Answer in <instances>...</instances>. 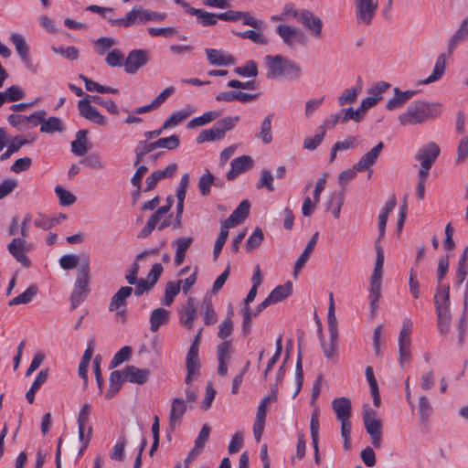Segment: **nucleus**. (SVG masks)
<instances>
[{"label": "nucleus", "mask_w": 468, "mask_h": 468, "mask_svg": "<svg viewBox=\"0 0 468 468\" xmlns=\"http://www.w3.org/2000/svg\"><path fill=\"white\" fill-rule=\"evenodd\" d=\"M186 411V401L180 398L174 399L171 404V410L169 413V424L172 429H175L180 424L181 420Z\"/></svg>", "instance_id": "26"}, {"label": "nucleus", "mask_w": 468, "mask_h": 468, "mask_svg": "<svg viewBox=\"0 0 468 468\" xmlns=\"http://www.w3.org/2000/svg\"><path fill=\"white\" fill-rule=\"evenodd\" d=\"M190 271V267H186L179 271L180 278L176 281L168 282L165 292H180V290H183V292H186L197 281V270L186 278H182L186 272Z\"/></svg>", "instance_id": "15"}, {"label": "nucleus", "mask_w": 468, "mask_h": 468, "mask_svg": "<svg viewBox=\"0 0 468 468\" xmlns=\"http://www.w3.org/2000/svg\"><path fill=\"white\" fill-rule=\"evenodd\" d=\"M256 95L253 94H248L242 91H224L219 93L216 99L218 101H239L241 102H248L250 101H253L256 99Z\"/></svg>", "instance_id": "40"}, {"label": "nucleus", "mask_w": 468, "mask_h": 468, "mask_svg": "<svg viewBox=\"0 0 468 468\" xmlns=\"http://www.w3.org/2000/svg\"><path fill=\"white\" fill-rule=\"evenodd\" d=\"M138 271L139 264L134 261L132 264L129 272L125 275V279L129 284L136 285V292H147L154 288V284L160 278L163 272V266L161 263H154L144 279H137Z\"/></svg>", "instance_id": "4"}, {"label": "nucleus", "mask_w": 468, "mask_h": 468, "mask_svg": "<svg viewBox=\"0 0 468 468\" xmlns=\"http://www.w3.org/2000/svg\"><path fill=\"white\" fill-rule=\"evenodd\" d=\"M154 150H156L154 141L150 142L144 138V140L138 142L136 144L135 150H134V154H135L134 165H140L144 161V157L147 154L154 152Z\"/></svg>", "instance_id": "37"}, {"label": "nucleus", "mask_w": 468, "mask_h": 468, "mask_svg": "<svg viewBox=\"0 0 468 468\" xmlns=\"http://www.w3.org/2000/svg\"><path fill=\"white\" fill-rule=\"evenodd\" d=\"M48 370L42 369L38 372L34 380L31 388L26 393V398L27 401L32 404L35 400V394L40 388V387L48 380Z\"/></svg>", "instance_id": "41"}, {"label": "nucleus", "mask_w": 468, "mask_h": 468, "mask_svg": "<svg viewBox=\"0 0 468 468\" xmlns=\"http://www.w3.org/2000/svg\"><path fill=\"white\" fill-rule=\"evenodd\" d=\"M231 342L230 341H223L217 347V356L218 361V373L220 376H226L228 372L227 362L230 358L231 355Z\"/></svg>", "instance_id": "24"}, {"label": "nucleus", "mask_w": 468, "mask_h": 468, "mask_svg": "<svg viewBox=\"0 0 468 468\" xmlns=\"http://www.w3.org/2000/svg\"><path fill=\"white\" fill-rule=\"evenodd\" d=\"M468 37V19L463 21L461 27L451 37L448 41L449 51L452 52L457 46V44L464 40Z\"/></svg>", "instance_id": "45"}, {"label": "nucleus", "mask_w": 468, "mask_h": 468, "mask_svg": "<svg viewBox=\"0 0 468 468\" xmlns=\"http://www.w3.org/2000/svg\"><path fill=\"white\" fill-rule=\"evenodd\" d=\"M299 21L310 31L313 37L320 38L322 36L323 21L312 11L304 9L299 14Z\"/></svg>", "instance_id": "18"}, {"label": "nucleus", "mask_w": 468, "mask_h": 468, "mask_svg": "<svg viewBox=\"0 0 468 468\" xmlns=\"http://www.w3.org/2000/svg\"><path fill=\"white\" fill-rule=\"evenodd\" d=\"M383 147V143H378L369 152L365 154L357 163L355 164V169L363 172L372 166L378 160Z\"/></svg>", "instance_id": "25"}, {"label": "nucleus", "mask_w": 468, "mask_h": 468, "mask_svg": "<svg viewBox=\"0 0 468 468\" xmlns=\"http://www.w3.org/2000/svg\"><path fill=\"white\" fill-rule=\"evenodd\" d=\"M253 160L250 156L241 155L231 161V169L227 173L228 180L235 179L239 174L251 169Z\"/></svg>", "instance_id": "22"}, {"label": "nucleus", "mask_w": 468, "mask_h": 468, "mask_svg": "<svg viewBox=\"0 0 468 468\" xmlns=\"http://www.w3.org/2000/svg\"><path fill=\"white\" fill-rule=\"evenodd\" d=\"M250 204L248 200H243L231 215L223 221L221 228L229 232L230 228H234L243 222L250 214Z\"/></svg>", "instance_id": "20"}, {"label": "nucleus", "mask_w": 468, "mask_h": 468, "mask_svg": "<svg viewBox=\"0 0 468 468\" xmlns=\"http://www.w3.org/2000/svg\"><path fill=\"white\" fill-rule=\"evenodd\" d=\"M271 121V114L266 116L261 122L260 132L256 135L258 139L261 140L266 144L272 142Z\"/></svg>", "instance_id": "46"}, {"label": "nucleus", "mask_w": 468, "mask_h": 468, "mask_svg": "<svg viewBox=\"0 0 468 468\" xmlns=\"http://www.w3.org/2000/svg\"><path fill=\"white\" fill-rule=\"evenodd\" d=\"M327 323H328L329 336H332V338H335V335H338V329H337V320H336L335 314V301H334L333 294H330V298H329Z\"/></svg>", "instance_id": "48"}, {"label": "nucleus", "mask_w": 468, "mask_h": 468, "mask_svg": "<svg viewBox=\"0 0 468 468\" xmlns=\"http://www.w3.org/2000/svg\"><path fill=\"white\" fill-rule=\"evenodd\" d=\"M193 239L191 237H181L176 239L173 242V246L176 248V255L174 262L176 266H180L186 257V253L192 244Z\"/></svg>", "instance_id": "32"}, {"label": "nucleus", "mask_w": 468, "mask_h": 468, "mask_svg": "<svg viewBox=\"0 0 468 468\" xmlns=\"http://www.w3.org/2000/svg\"><path fill=\"white\" fill-rule=\"evenodd\" d=\"M90 413V405L85 403L80 410L78 415L79 440L82 443L80 453L87 448L91 439L92 429L88 425Z\"/></svg>", "instance_id": "11"}, {"label": "nucleus", "mask_w": 468, "mask_h": 468, "mask_svg": "<svg viewBox=\"0 0 468 468\" xmlns=\"http://www.w3.org/2000/svg\"><path fill=\"white\" fill-rule=\"evenodd\" d=\"M123 380H125V378L123 377V370L122 371H119V370L112 371L110 375V379H109L110 387L105 394V398L110 399L113 396H115V394H117L118 391L121 389Z\"/></svg>", "instance_id": "39"}, {"label": "nucleus", "mask_w": 468, "mask_h": 468, "mask_svg": "<svg viewBox=\"0 0 468 468\" xmlns=\"http://www.w3.org/2000/svg\"><path fill=\"white\" fill-rule=\"evenodd\" d=\"M355 16L358 25H370L378 8V0H354Z\"/></svg>", "instance_id": "10"}, {"label": "nucleus", "mask_w": 468, "mask_h": 468, "mask_svg": "<svg viewBox=\"0 0 468 468\" xmlns=\"http://www.w3.org/2000/svg\"><path fill=\"white\" fill-rule=\"evenodd\" d=\"M132 354V348L130 346L122 347L113 356L111 361V368H113L120 364L127 361Z\"/></svg>", "instance_id": "63"}, {"label": "nucleus", "mask_w": 468, "mask_h": 468, "mask_svg": "<svg viewBox=\"0 0 468 468\" xmlns=\"http://www.w3.org/2000/svg\"><path fill=\"white\" fill-rule=\"evenodd\" d=\"M127 444V440L124 435L120 436L116 443L113 445L110 457L112 460L122 462L124 460V449Z\"/></svg>", "instance_id": "54"}, {"label": "nucleus", "mask_w": 468, "mask_h": 468, "mask_svg": "<svg viewBox=\"0 0 468 468\" xmlns=\"http://www.w3.org/2000/svg\"><path fill=\"white\" fill-rule=\"evenodd\" d=\"M80 79H81L85 83V88L89 91H97L100 93H118V90L110 86L101 85L84 75H80Z\"/></svg>", "instance_id": "47"}, {"label": "nucleus", "mask_w": 468, "mask_h": 468, "mask_svg": "<svg viewBox=\"0 0 468 468\" xmlns=\"http://www.w3.org/2000/svg\"><path fill=\"white\" fill-rule=\"evenodd\" d=\"M363 422L367 432L370 436L372 445L375 448H380L382 444V422L378 417L377 411L365 408Z\"/></svg>", "instance_id": "9"}, {"label": "nucleus", "mask_w": 468, "mask_h": 468, "mask_svg": "<svg viewBox=\"0 0 468 468\" xmlns=\"http://www.w3.org/2000/svg\"><path fill=\"white\" fill-rule=\"evenodd\" d=\"M31 221V216L27 215L22 221L20 232L22 238H14L7 245L9 253L24 267L28 268L31 265L29 258L26 255V251L30 250V245L27 242L26 238L28 236V228Z\"/></svg>", "instance_id": "5"}, {"label": "nucleus", "mask_w": 468, "mask_h": 468, "mask_svg": "<svg viewBox=\"0 0 468 468\" xmlns=\"http://www.w3.org/2000/svg\"><path fill=\"white\" fill-rule=\"evenodd\" d=\"M320 342L324 356L328 359L333 358L338 348V335H335V338L330 336L329 343H325L324 337H322V341Z\"/></svg>", "instance_id": "56"}, {"label": "nucleus", "mask_w": 468, "mask_h": 468, "mask_svg": "<svg viewBox=\"0 0 468 468\" xmlns=\"http://www.w3.org/2000/svg\"><path fill=\"white\" fill-rule=\"evenodd\" d=\"M325 135L324 126H319L317 133L314 137H307L303 141V148L314 151L323 142Z\"/></svg>", "instance_id": "52"}, {"label": "nucleus", "mask_w": 468, "mask_h": 468, "mask_svg": "<svg viewBox=\"0 0 468 468\" xmlns=\"http://www.w3.org/2000/svg\"><path fill=\"white\" fill-rule=\"evenodd\" d=\"M362 89L361 79L357 80L356 88L346 89L341 95L337 98L338 104L344 106L346 104L353 103L356 101L357 95Z\"/></svg>", "instance_id": "42"}, {"label": "nucleus", "mask_w": 468, "mask_h": 468, "mask_svg": "<svg viewBox=\"0 0 468 468\" xmlns=\"http://www.w3.org/2000/svg\"><path fill=\"white\" fill-rule=\"evenodd\" d=\"M446 69V56L445 54H440L435 61V65L433 68V70L431 74L424 79L419 81L420 85H428L433 82H436L440 80L442 76L444 75Z\"/></svg>", "instance_id": "29"}, {"label": "nucleus", "mask_w": 468, "mask_h": 468, "mask_svg": "<svg viewBox=\"0 0 468 468\" xmlns=\"http://www.w3.org/2000/svg\"><path fill=\"white\" fill-rule=\"evenodd\" d=\"M171 316L170 311L159 307L154 309L150 315V330L153 333L157 332L162 325H165L169 323Z\"/></svg>", "instance_id": "28"}, {"label": "nucleus", "mask_w": 468, "mask_h": 468, "mask_svg": "<svg viewBox=\"0 0 468 468\" xmlns=\"http://www.w3.org/2000/svg\"><path fill=\"white\" fill-rule=\"evenodd\" d=\"M443 111V105L439 101L419 99L398 115V121L402 127L421 125L440 118Z\"/></svg>", "instance_id": "1"}, {"label": "nucleus", "mask_w": 468, "mask_h": 468, "mask_svg": "<svg viewBox=\"0 0 468 468\" xmlns=\"http://www.w3.org/2000/svg\"><path fill=\"white\" fill-rule=\"evenodd\" d=\"M232 314L233 310L230 309L228 313V316L219 324L218 336L220 339H227L233 332V322L231 320Z\"/></svg>", "instance_id": "53"}, {"label": "nucleus", "mask_w": 468, "mask_h": 468, "mask_svg": "<svg viewBox=\"0 0 468 468\" xmlns=\"http://www.w3.org/2000/svg\"><path fill=\"white\" fill-rule=\"evenodd\" d=\"M2 93L4 94L6 102L17 101L26 96L25 91L16 85L10 86Z\"/></svg>", "instance_id": "59"}, {"label": "nucleus", "mask_w": 468, "mask_h": 468, "mask_svg": "<svg viewBox=\"0 0 468 468\" xmlns=\"http://www.w3.org/2000/svg\"><path fill=\"white\" fill-rule=\"evenodd\" d=\"M451 314L442 313L440 307L437 314V327L441 335H448L451 329Z\"/></svg>", "instance_id": "51"}, {"label": "nucleus", "mask_w": 468, "mask_h": 468, "mask_svg": "<svg viewBox=\"0 0 468 468\" xmlns=\"http://www.w3.org/2000/svg\"><path fill=\"white\" fill-rule=\"evenodd\" d=\"M205 444V425L201 428L199 434L195 441L194 448L189 452L187 457L185 460L186 468L189 465V463L196 459L198 455L201 454L203 446Z\"/></svg>", "instance_id": "44"}, {"label": "nucleus", "mask_w": 468, "mask_h": 468, "mask_svg": "<svg viewBox=\"0 0 468 468\" xmlns=\"http://www.w3.org/2000/svg\"><path fill=\"white\" fill-rule=\"evenodd\" d=\"M468 158V135L463 137L458 144L455 161L457 164L464 162Z\"/></svg>", "instance_id": "64"}, {"label": "nucleus", "mask_w": 468, "mask_h": 468, "mask_svg": "<svg viewBox=\"0 0 468 468\" xmlns=\"http://www.w3.org/2000/svg\"><path fill=\"white\" fill-rule=\"evenodd\" d=\"M166 18L164 13H158L142 7L132 8L124 17L118 19H111L109 22L112 26H122L129 27L134 24H144L151 21H163Z\"/></svg>", "instance_id": "6"}, {"label": "nucleus", "mask_w": 468, "mask_h": 468, "mask_svg": "<svg viewBox=\"0 0 468 468\" xmlns=\"http://www.w3.org/2000/svg\"><path fill=\"white\" fill-rule=\"evenodd\" d=\"M332 408L338 420L350 419L352 405L348 398L341 397L332 401Z\"/></svg>", "instance_id": "31"}, {"label": "nucleus", "mask_w": 468, "mask_h": 468, "mask_svg": "<svg viewBox=\"0 0 468 468\" xmlns=\"http://www.w3.org/2000/svg\"><path fill=\"white\" fill-rule=\"evenodd\" d=\"M261 30V29L246 30V31L238 33V36H239L241 38L250 39L251 41H253L256 44L266 45V44H268V39Z\"/></svg>", "instance_id": "57"}, {"label": "nucleus", "mask_w": 468, "mask_h": 468, "mask_svg": "<svg viewBox=\"0 0 468 468\" xmlns=\"http://www.w3.org/2000/svg\"><path fill=\"white\" fill-rule=\"evenodd\" d=\"M276 32L282 42L290 48L294 47L297 43H301L303 40V33L302 30L286 24L278 25Z\"/></svg>", "instance_id": "17"}, {"label": "nucleus", "mask_w": 468, "mask_h": 468, "mask_svg": "<svg viewBox=\"0 0 468 468\" xmlns=\"http://www.w3.org/2000/svg\"><path fill=\"white\" fill-rule=\"evenodd\" d=\"M154 143L156 149L164 148L166 150H174L179 146L180 140L178 135L173 134L169 137L159 138L154 141Z\"/></svg>", "instance_id": "55"}, {"label": "nucleus", "mask_w": 468, "mask_h": 468, "mask_svg": "<svg viewBox=\"0 0 468 468\" xmlns=\"http://www.w3.org/2000/svg\"><path fill=\"white\" fill-rule=\"evenodd\" d=\"M287 296L288 294H269V296L259 305V308L255 313H253L250 307H243L241 311L243 314L242 330L244 335L250 333V321L253 316H256L258 313L270 304L283 301Z\"/></svg>", "instance_id": "14"}, {"label": "nucleus", "mask_w": 468, "mask_h": 468, "mask_svg": "<svg viewBox=\"0 0 468 468\" xmlns=\"http://www.w3.org/2000/svg\"><path fill=\"white\" fill-rule=\"evenodd\" d=\"M105 61L110 67H121L124 64V55L119 49H112L108 53Z\"/></svg>", "instance_id": "62"}, {"label": "nucleus", "mask_w": 468, "mask_h": 468, "mask_svg": "<svg viewBox=\"0 0 468 468\" xmlns=\"http://www.w3.org/2000/svg\"><path fill=\"white\" fill-rule=\"evenodd\" d=\"M418 410L422 422H427L431 414V405L428 398L424 395L419 398Z\"/></svg>", "instance_id": "58"}, {"label": "nucleus", "mask_w": 468, "mask_h": 468, "mask_svg": "<svg viewBox=\"0 0 468 468\" xmlns=\"http://www.w3.org/2000/svg\"><path fill=\"white\" fill-rule=\"evenodd\" d=\"M87 130H80L76 133V139L71 143V151L78 156L84 155L88 150L89 146L87 142Z\"/></svg>", "instance_id": "38"}, {"label": "nucleus", "mask_w": 468, "mask_h": 468, "mask_svg": "<svg viewBox=\"0 0 468 468\" xmlns=\"http://www.w3.org/2000/svg\"><path fill=\"white\" fill-rule=\"evenodd\" d=\"M394 95L389 99L386 104L388 111H395L401 109L410 100L415 97L418 93L414 90H401L399 88L393 89Z\"/></svg>", "instance_id": "21"}, {"label": "nucleus", "mask_w": 468, "mask_h": 468, "mask_svg": "<svg viewBox=\"0 0 468 468\" xmlns=\"http://www.w3.org/2000/svg\"><path fill=\"white\" fill-rule=\"evenodd\" d=\"M441 154L440 146L431 141L419 148L414 158L420 163L419 173L430 175V170Z\"/></svg>", "instance_id": "8"}, {"label": "nucleus", "mask_w": 468, "mask_h": 468, "mask_svg": "<svg viewBox=\"0 0 468 468\" xmlns=\"http://www.w3.org/2000/svg\"><path fill=\"white\" fill-rule=\"evenodd\" d=\"M235 72L242 77H256L258 74L257 64L253 60H249L244 66L237 67Z\"/></svg>", "instance_id": "61"}, {"label": "nucleus", "mask_w": 468, "mask_h": 468, "mask_svg": "<svg viewBox=\"0 0 468 468\" xmlns=\"http://www.w3.org/2000/svg\"><path fill=\"white\" fill-rule=\"evenodd\" d=\"M344 203V196L342 193L334 192L330 195L327 203V209L330 210L335 218H338L341 212V207Z\"/></svg>", "instance_id": "49"}, {"label": "nucleus", "mask_w": 468, "mask_h": 468, "mask_svg": "<svg viewBox=\"0 0 468 468\" xmlns=\"http://www.w3.org/2000/svg\"><path fill=\"white\" fill-rule=\"evenodd\" d=\"M268 79L285 78L296 80L302 75L301 66L287 57L281 55H267L264 58Z\"/></svg>", "instance_id": "2"}, {"label": "nucleus", "mask_w": 468, "mask_h": 468, "mask_svg": "<svg viewBox=\"0 0 468 468\" xmlns=\"http://www.w3.org/2000/svg\"><path fill=\"white\" fill-rule=\"evenodd\" d=\"M207 58L213 65L226 66L235 63L232 56L217 49H207Z\"/></svg>", "instance_id": "35"}, {"label": "nucleus", "mask_w": 468, "mask_h": 468, "mask_svg": "<svg viewBox=\"0 0 468 468\" xmlns=\"http://www.w3.org/2000/svg\"><path fill=\"white\" fill-rule=\"evenodd\" d=\"M63 125L59 118L58 117H49L46 119L44 117V121L41 122L40 132L44 133H52L54 132H62Z\"/></svg>", "instance_id": "50"}, {"label": "nucleus", "mask_w": 468, "mask_h": 468, "mask_svg": "<svg viewBox=\"0 0 468 468\" xmlns=\"http://www.w3.org/2000/svg\"><path fill=\"white\" fill-rule=\"evenodd\" d=\"M413 324L410 320L405 319L399 336V364L403 367L405 362L410 358V334Z\"/></svg>", "instance_id": "13"}, {"label": "nucleus", "mask_w": 468, "mask_h": 468, "mask_svg": "<svg viewBox=\"0 0 468 468\" xmlns=\"http://www.w3.org/2000/svg\"><path fill=\"white\" fill-rule=\"evenodd\" d=\"M318 236H319L318 232H315L313 235V237L307 243L303 252L299 256L298 260L296 261L295 265H294V274L295 275L302 270V268L307 262L309 256L313 252V250L317 243Z\"/></svg>", "instance_id": "36"}, {"label": "nucleus", "mask_w": 468, "mask_h": 468, "mask_svg": "<svg viewBox=\"0 0 468 468\" xmlns=\"http://www.w3.org/2000/svg\"><path fill=\"white\" fill-rule=\"evenodd\" d=\"M90 102L91 101L87 95L84 99L78 101L80 115L99 125H105L107 123L106 117L101 114L99 111L90 104Z\"/></svg>", "instance_id": "16"}, {"label": "nucleus", "mask_w": 468, "mask_h": 468, "mask_svg": "<svg viewBox=\"0 0 468 468\" xmlns=\"http://www.w3.org/2000/svg\"><path fill=\"white\" fill-rule=\"evenodd\" d=\"M386 215H378V239L375 241V249L377 252V259L375 263V269L371 277V292H378L381 288V276L382 268L384 264V250L380 244V239H383L386 230V225L388 221Z\"/></svg>", "instance_id": "7"}, {"label": "nucleus", "mask_w": 468, "mask_h": 468, "mask_svg": "<svg viewBox=\"0 0 468 468\" xmlns=\"http://www.w3.org/2000/svg\"><path fill=\"white\" fill-rule=\"evenodd\" d=\"M89 273V261L84 260L78 268V278L75 282V289L78 291V292H85L88 290Z\"/></svg>", "instance_id": "33"}, {"label": "nucleus", "mask_w": 468, "mask_h": 468, "mask_svg": "<svg viewBox=\"0 0 468 468\" xmlns=\"http://www.w3.org/2000/svg\"><path fill=\"white\" fill-rule=\"evenodd\" d=\"M150 372L145 368H138L134 366H127L123 369L125 380L139 385L144 384L149 378Z\"/></svg>", "instance_id": "27"}, {"label": "nucleus", "mask_w": 468, "mask_h": 468, "mask_svg": "<svg viewBox=\"0 0 468 468\" xmlns=\"http://www.w3.org/2000/svg\"><path fill=\"white\" fill-rule=\"evenodd\" d=\"M194 112V109L187 107L178 112H173L170 117L167 118L163 123V129H168L177 125L188 116H190Z\"/></svg>", "instance_id": "43"}, {"label": "nucleus", "mask_w": 468, "mask_h": 468, "mask_svg": "<svg viewBox=\"0 0 468 468\" xmlns=\"http://www.w3.org/2000/svg\"><path fill=\"white\" fill-rule=\"evenodd\" d=\"M198 303L194 298H188L186 305L181 312L180 322L187 327L192 328L197 316Z\"/></svg>", "instance_id": "30"}, {"label": "nucleus", "mask_w": 468, "mask_h": 468, "mask_svg": "<svg viewBox=\"0 0 468 468\" xmlns=\"http://www.w3.org/2000/svg\"><path fill=\"white\" fill-rule=\"evenodd\" d=\"M10 39L21 59L25 63H27L29 60V46L27 45L26 38L19 33H13Z\"/></svg>", "instance_id": "34"}, {"label": "nucleus", "mask_w": 468, "mask_h": 468, "mask_svg": "<svg viewBox=\"0 0 468 468\" xmlns=\"http://www.w3.org/2000/svg\"><path fill=\"white\" fill-rule=\"evenodd\" d=\"M148 62L147 51L144 49L132 50L124 60V69L129 74H134Z\"/></svg>", "instance_id": "19"}, {"label": "nucleus", "mask_w": 468, "mask_h": 468, "mask_svg": "<svg viewBox=\"0 0 468 468\" xmlns=\"http://www.w3.org/2000/svg\"><path fill=\"white\" fill-rule=\"evenodd\" d=\"M239 121V116H227L218 120L212 127L207 129V142L223 139L226 133L232 130Z\"/></svg>", "instance_id": "12"}, {"label": "nucleus", "mask_w": 468, "mask_h": 468, "mask_svg": "<svg viewBox=\"0 0 468 468\" xmlns=\"http://www.w3.org/2000/svg\"><path fill=\"white\" fill-rule=\"evenodd\" d=\"M55 193L59 199V203L62 206H71L76 201V196L71 192L64 189L60 186L55 187Z\"/></svg>", "instance_id": "60"}, {"label": "nucleus", "mask_w": 468, "mask_h": 468, "mask_svg": "<svg viewBox=\"0 0 468 468\" xmlns=\"http://www.w3.org/2000/svg\"><path fill=\"white\" fill-rule=\"evenodd\" d=\"M202 330L198 331L193 344L191 345L186 355V377L185 379L186 398L188 403L195 402L197 399V391L193 387V382L196 381L200 375V360L198 358V346L201 342Z\"/></svg>", "instance_id": "3"}, {"label": "nucleus", "mask_w": 468, "mask_h": 468, "mask_svg": "<svg viewBox=\"0 0 468 468\" xmlns=\"http://www.w3.org/2000/svg\"><path fill=\"white\" fill-rule=\"evenodd\" d=\"M131 294H114L109 305L110 312H115V319L122 323L126 320L127 298Z\"/></svg>", "instance_id": "23"}]
</instances>
